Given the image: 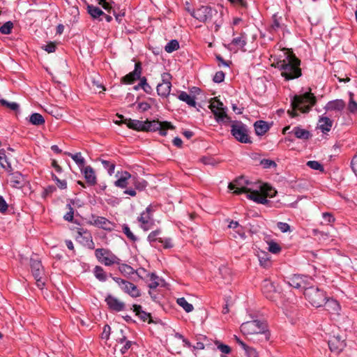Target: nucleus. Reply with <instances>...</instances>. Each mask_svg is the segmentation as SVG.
<instances>
[{
  "label": "nucleus",
  "mask_w": 357,
  "mask_h": 357,
  "mask_svg": "<svg viewBox=\"0 0 357 357\" xmlns=\"http://www.w3.org/2000/svg\"><path fill=\"white\" fill-rule=\"evenodd\" d=\"M301 60L296 57L292 50L284 49L282 54L278 56L276 62L273 64L275 68L281 71V75L286 80H291L300 77L302 75Z\"/></svg>",
  "instance_id": "nucleus-1"
},
{
  "label": "nucleus",
  "mask_w": 357,
  "mask_h": 357,
  "mask_svg": "<svg viewBox=\"0 0 357 357\" xmlns=\"http://www.w3.org/2000/svg\"><path fill=\"white\" fill-rule=\"evenodd\" d=\"M317 98L311 90L304 93L302 95H295L291 100V110H288L289 115L292 117H296L298 114L296 109L300 110L302 113H308L311 108L316 104Z\"/></svg>",
  "instance_id": "nucleus-2"
},
{
  "label": "nucleus",
  "mask_w": 357,
  "mask_h": 357,
  "mask_svg": "<svg viewBox=\"0 0 357 357\" xmlns=\"http://www.w3.org/2000/svg\"><path fill=\"white\" fill-rule=\"evenodd\" d=\"M190 15L204 23L212 22L215 25V31H218L221 26V20L218 21L216 18L220 17L218 10L212 7L208 6H202L196 9L192 10H188Z\"/></svg>",
  "instance_id": "nucleus-3"
},
{
  "label": "nucleus",
  "mask_w": 357,
  "mask_h": 357,
  "mask_svg": "<svg viewBox=\"0 0 357 357\" xmlns=\"http://www.w3.org/2000/svg\"><path fill=\"white\" fill-rule=\"evenodd\" d=\"M267 326L259 320H252L241 324V331L246 335H264L265 340L269 338V334L266 330Z\"/></svg>",
  "instance_id": "nucleus-4"
},
{
  "label": "nucleus",
  "mask_w": 357,
  "mask_h": 357,
  "mask_svg": "<svg viewBox=\"0 0 357 357\" xmlns=\"http://www.w3.org/2000/svg\"><path fill=\"white\" fill-rule=\"evenodd\" d=\"M304 296L306 300L315 307L323 306L328 297L323 289L314 286L305 289Z\"/></svg>",
  "instance_id": "nucleus-5"
},
{
  "label": "nucleus",
  "mask_w": 357,
  "mask_h": 357,
  "mask_svg": "<svg viewBox=\"0 0 357 357\" xmlns=\"http://www.w3.org/2000/svg\"><path fill=\"white\" fill-rule=\"evenodd\" d=\"M231 134L239 142L250 144L252 141L248 134V129L246 125L241 121H234L231 125Z\"/></svg>",
  "instance_id": "nucleus-6"
},
{
  "label": "nucleus",
  "mask_w": 357,
  "mask_h": 357,
  "mask_svg": "<svg viewBox=\"0 0 357 357\" xmlns=\"http://www.w3.org/2000/svg\"><path fill=\"white\" fill-rule=\"evenodd\" d=\"M95 256L100 263L106 266L120 264L121 259L108 249L97 248L95 250Z\"/></svg>",
  "instance_id": "nucleus-7"
},
{
  "label": "nucleus",
  "mask_w": 357,
  "mask_h": 357,
  "mask_svg": "<svg viewBox=\"0 0 357 357\" xmlns=\"http://www.w3.org/2000/svg\"><path fill=\"white\" fill-rule=\"evenodd\" d=\"M145 129L144 132H155L159 131L162 136L167 135L168 129H174V126L168 121H160L158 120L144 121Z\"/></svg>",
  "instance_id": "nucleus-8"
},
{
  "label": "nucleus",
  "mask_w": 357,
  "mask_h": 357,
  "mask_svg": "<svg viewBox=\"0 0 357 357\" xmlns=\"http://www.w3.org/2000/svg\"><path fill=\"white\" fill-rule=\"evenodd\" d=\"M161 230L160 229H156L155 231H151L148 237L147 240L149 242L150 245L152 247H154L155 248H160V247H162L165 249H169L172 248L173 247L172 240L171 238H162L160 237H158V236L160 234Z\"/></svg>",
  "instance_id": "nucleus-9"
},
{
  "label": "nucleus",
  "mask_w": 357,
  "mask_h": 357,
  "mask_svg": "<svg viewBox=\"0 0 357 357\" xmlns=\"http://www.w3.org/2000/svg\"><path fill=\"white\" fill-rule=\"evenodd\" d=\"M109 276L119 284L122 291L130 295L131 297L137 298L141 296L140 290L133 283L120 278L113 277L112 273H109Z\"/></svg>",
  "instance_id": "nucleus-10"
},
{
  "label": "nucleus",
  "mask_w": 357,
  "mask_h": 357,
  "mask_svg": "<svg viewBox=\"0 0 357 357\" xmlns=\"http://www.w3.org/2000/svg\"><path fill=\"white\" fill-rule=\"evenodd\" d=\"M30 267L31 273L36 281V285L38 288L43 289L45 282L42 280L44 275V268L40 260L31 257L30 259Z\"/></svg>",
  "instance_id": "nucleus-11"
},
{
  "label": "nucleus",
  "mask_w": 357,
  "mask_h": 357,
  "mask_svg": "<svg viewBox=\"0 0 357 357\" xmlns=\"http://www.w3.org/2000/svg\"><path fill=\"white\" fill-rule=\"evenodd\" d=\"M249 183L244 176H240L229 184V188L234 190V192L236 195L251 192V189L248 187Z\"/></svg>",
  "instance_id": "nucleus-12"
},
{
  "label": "nucleus",
  "mask_w": 357,
  "mask_h": 357,
  "mask_svg": "<svg viewBox=\"0 0 357 357\" xmlns=\"http://www.w3.org/2000/svg\"><path fill=\"white\" fill-rule=\"evenodd\" d=\"M171 79L172 76L168 73H164L162 75V82L159 83L156 88L158 96L167 98L169 95L172 88Z\"/></svg>",
  "instance_id": "nucleus-13"
},
{
  "label": "nucleus",
  "mask_w": 357,
  "mask_h": 357,
  "mask_svg": "<svg viewBox=\"0 0 357 357\" xmlns=\"http://www.w3.org/2000/svg\"><path fill=\"white\" fill-rule=\"evenodd\" d=\"M142 66L141 62H136L134 70L123 76L121 79V82L124 84H132L135 81L139 80L142 77Z\"/></svg>",
  "instance_id": "nucleus-14"
},
{
  "label": "nucleus",
  "mask_w": 357,
  "mask_h": 357,
  "mask_svg": "<svg viewBox=\"0 0 357 357\" xmlns=\"http://www.w3.org/2000/svg\"><path fill=\"white\" fill-rule=\"evenodd\" d=\"M76 240L84 246L89 249H94L95 244L93 241V238L91 232L86 229L79 228Z\"/></svg>",
  "instance_id": "nucleus-15"
},
{
  "label": "nucleus",
  "mask_w": 357,
  "mask_h": 357,
  "mask_svg": "<svg viewBox=\"0 0 357 357\" xmlns=\"http://www.w3.org/2000/svg\"><path fill=\"white\" fill-rule=\"evenodd\" d=\"M310 280H311V278L306 275H294L292 277L289 278L287 282L289 286L294 288L305 290L308 288L307 287V284Z\"/></svg>",
  "instance_id": "nucleus-16"
},
{
  "label": "nucleus",
  "mask_w": 357,
  "mask_h": 357,
  "mask_svg": "<svg viewBox=\"0 0 357 357\" xmlns=\"http://www.w3.org/2000/svg\"><path fill=\"white\" fill-rule=\"evenodd\" d=\"M91 219V224H93L96 227H98L108 231H112L114 230L116 225L110 222L108 219H107L105 217L92 215Z\"/></svg>",
  "instance_id": "nucleus-17"
},
{
  "label": "nucleus",
  "mask_w": 357,
  "mask_h": 357,
  "mask_svg": "<svg viewBox=\"0 0 357 357\" xmlns=\"http://www.w3.org/2000/svg\"><path fill=\"white\" fill-rule=\"evenodd\" d=\"M261 291L265 297L270 301H275L278 294L275 287L271 280H264L261 283Z\"/></svg>",
  "instance_id": "nucleus-18"
},
{
  "label": "nucleus",
  "mask_w": 357,
  "mask_h": 357,
  "mask_svg": "<svg viewBox=\"0 0 357 357\" xmlns=\"http://www.w3.org/2000/svg\"><path fill=\"white\" fill-rule=\"evenodd\" d=\"M328 347L332 351L340 353L346 346L345 339L340 335H334L328 340Z\"/></svg>",
  "instance_id": "nucleus-19"
},
{
  "label": "nucleus",
  "mask_w": 357,
  "mask_h": 357,
  "mask_svg": "<svg viewBox=\"0 0 357 357\" xmlns=\"http://www.w3.org/2000/svg\"><path fill=\"white\" fill-rule=\"evenodd\" d=\"M105 301L108 308L112 311L121 312L125 310V303L111 294L106 296Z\"/></svg>",
  "instance_id": "nucleus-20"
},
{
  "label": "nucleus",
  "mask_w": 357,
  "mask_h": 357,
  "mask_svg": "<svg viewBox=\"0 0 357 357\" xmlns=\"http://www.w3.org/2000/svg\"><path fill=\"white\" fill-rule=\"evenodd\" d=\"M117 180L114 182V185L120 188H126L131 183L132 176L127 171L117 172L116 174Z\"/></svg>",
  "instance_id": "nucleus-21"
},
{
  "label": "nucleus",
  "mask_w": 357,
  "mask_h": 357,
  "mask_svg": "<svg viewBox=\"0 0 357 357\" xmlns=\"http://www.w3.org/2000/svg\"><path fill=\"white\" fill-rule=\"evenodd\" d=\"M324 305L326 310H327L331 314L337 316L340 315L341 306L337 300L327 297Z\"/></svg>",
  "instance_id": "nucleus-22"
},
{
  "label": "nucleus",
  "mask_w": 357,
  "mask_h": 357,
  "mask_svg": "<svg viewBox=\"0 0 357 357\" xmlns=\"http://www.w3.org/2000/svg\"><path fill=\"white\" fill-rule=\"evenodd\" d=\"M81 172L84 175L86 182L89 185H95L97 183L96 176L94 169L91 166H86L81 169Z\"/></svg>",
  "instance_id": "nucleus-23"
},
{
  "label": "nucleus",
  "mask_w": 357,
  "mask_h": 357,
  "mask_svg": "<svg viewBox=\"0 0 357 357\" xmlns=\"http://www.w3.org/2000/svg\"><path fill=\"white\" fill-rule=\"evenodd\" d=\"M10 175V185L13 188H22L25 183L24 176L20 172H8Z\"/></svg>",
  "instance_id": "nucleus-24"
},
{
  "label": "nucleus",
  "mask_w": 357,
  "mask_h": 357,
  "mask_svg": "<svg viewBox=\"0 0 357 357\" xmlns=\"http://www.w3.org/2000/svg\"><path fill=\"white\" fill-rule=\"evenodd\" d=\"M215 104L211 103V109L212 112L213 113L215 120L220 123H228L231 121V118L227 114L225 109H215Z\"/></svg>",
  "instance_id": "nucleus-25"
},
{
  "label": "nucleus",
  "mask_w": 357,
  "mask_h": 357,
  "mask_svg": "<svg viewBox=\"0 0 357 357\" xmlns=\"http://www.w3.org/2000/svg\"><path fill=\"white\" fill-rule=\"evenodd\" d=\"M132 309L133 312H135L136 316L142 321H148L149 324L153 323L151 313L144 311L140 305L134 304Z\"/></svg>",
  "instance_id": "nucleus-26"
},
{
  "label": "nucleus",
  "mask_w": 357,
  "mask_h": 357,
  "mask_svg": "<svg viewBox=\"0 0 357 357\" xmlns=\"http://www.w3.org/2000/svg\"><path fill=\"white\" fill-rule=\"evenodd\" d=\"M345 107V102L343 100L336 99L329 101L324 109L327 111L342 112Z\"/></svg>",
  "instance_id": "nucleus-27"
},
{
  "label": "nucleus",
  "mask_w": 357,
  "mask_h": 357,
  "mask_svg": "<svg viewBox=\"0 0 357 357\" xmlns=\"http://www.w3.org/2000/svg\"><path fill=\"white\" fill-rule=\"evenodd\" d=\"M255 134L258 136H262L270 129V125L265 121L259 120L254 123Z\"/></svg>",
  "instance_id": "nucleus-28"
},
{
  "label": "nucleus",
  "mask_w": 357,
  "mask_h": 357,
  "mask_svg": "<svg viewBox=\"0 0 357 357\" xmlns=\"http://www.w3.org/2000/svg\"><path fill=\"white\" fill-rule=\"evenodd\" d=\"M125 123H126L127 126L132 130H137V131H144L145 129V123L144 121H142L139 120H135V119H126Z\"/></svg>",
  "instance_id": "nucleus-29"
},
{
  "label": "nucleus",
  "mask_w": 357,
  "mask_h": 357,
  "mask_svg": "<svg viewBox=\"0 0 357 357\" xmlns=\"http://www.w3.org/2000/svg\"><path fill=\"white\" fill-rule=\"evenodd\" d=\"M247 197L258 204H266L268 202L267 197L259 193L257 190L251 191L250 194H248Z\"/></svg>",
  "instance_id": "nucleus-30"
},
{
  "label": "nucleus",
  "mask_w": 357,
  "mask_h": 357,
  "mask_svg": "<svg viewBox=\"0 0 357 357\" xmlns=\"http://www.w3.org/2000/svg\"><path fill=\"white\" fill-rule=\"evenodd\" d=\"M130 183L135 187L136 190L139 192L144 190L148 185V182L146 180L137 176H132Z\"/></svg>",
  "instance_id": "nucleus-31"
},
{
  "label": "nucleus",
  "mask_w": 357,
  "mask_h": 357,
  "mask_svg": "<svg viewBox=\"0 0 357 357\" xmlns=\"http://www.w3.org/2000/svg\"><path fill=\"white\" fill-rule=\"evenodd\" d=\"M247 44V34L245 32H241L240 36L234 38L230 43L234 46L243 49Z\"/></svg>",
  "instance_id": "nucleus-32"
},
{
  "label": "nucleus",
  "mask_w": 357,
  "mask_h": 357,
  "mask_svg": "<svg viewBox=\"0 0 357 357\" xmlns=\"http://www.w3.org/2000/svg\"><path fill=\"white\" fill-rule=\"evenodd\" d=\"M333 126V121L328 117L321 116L319 120V127L324 133L331 130Z\"/></svg>",
  "instance_id": "nucleus-33"
},
{
  "label": "nucleus",
  "mask_w": 357,
  "mask_h": 357,
  "mask_svg": "<svg viewBox=\"0 0 357 357\" xmlns=\"http://www.w3.org/2000/svg\"><path fill=\"white\" fill-rule=\"evenodd\" d=\"M0 166L7 172H11L13 171L11 164L5 154L4 149H0Z\"/></svg>",
  "instance_id": "nucleus-34"
},
{
  "label": "nucleus",
  "mask_w": 357,
  "mask_h": 357,
  "mask_svg": "<svg viewBox=\"0 0 357 357\" xmlns=\"http://www.w3.org/2000/svg\"><path fill=\"white\" fill-rule=\"evenodd\" d=\"M291 132L294 133L295 137L301 139H308L311 137L310 132L299 126L294 127Z\"/></svg>",
  "instance_id": "nucleus-35"
},
{
  "label": "nucleus",
  "mask_w": 357,
  "mask_h": 357,
  "mask_svg": "<svg viewBox=\"0 0 357 357\" xmlns=\"http://www.w3.org/2000/svg\"><path fill=\"white\" fill-rule=\"evenodd\" d=\"M178 98L190 107H196L197 103L195 97L190 96L185 91H180Z\"/></svg>",
  "instance_id": "nucleus-36"
},
{
  "label": "nucleus",
  "mask_w": 357,
  "mask_h": 357,
  "mask_svg": "<svg viewBox=\"0 0 357 357\" xmlns=\"http://www.w3.org/2000/svg\"><path fill=\"white\" fill-rule=\"evenodd\" d=\"M65 154L70 156L80 168V169L85 167V159L82 156L80 152L76 153L75 154L66 152Z\"/></svg>",
  "instance_id": "nucleus-37"
},
{
  "label": "nucleus",
  "mask_w": 357,
  "mask_h": 357,
  "mask_svg": "<svg viewBox=\"0 0 357 357\" xmlns=\"http://www.w3.org/2000/svg\"><path fill=\"white\" fill-rule=\"evenodd\" d=\"M29 122L31 124H32L33 126H39L44 125L45 123V120L44 117L42 116V114L36 112V113H33L29 116Z\"/></svg>",
  "instance_id": "nucleus-38"
},
{
  "label": "nucleus",
  "mask_w": 357,
  "mask_h": 357,
  "mask_svg": "<svg viewBox=\"0 0 357 357\" xmlns=\"http://www.w3.org/2000/svg\"><path fill=\"white\" fill-rule=\"evenodd\" d=\"M93 274L96 279L100 282H105L107 279V275L102 267L96 266L93 269Z\"/></svg>",
  "instance_id": "nucleus-39"
},
{
  "label": "nucleus",
  "mask_w": 357,
  "mask_h": 357,
  "mask_svg": "<svg viewBox=\"0 0 357 357\" xmlns=\"http://www.w3.org/2000/svg\"><path fill=\"white\" fill-rule=\"evenodd\" d=\"M87 11L93 19H98L101 15H105V13L100 8L93 5H88Z\"/></svg>",
  "instance_id": "nucleus-40"
},
{
  "label": "nucleus",
  "mask_w": 357,
  "mask_h": 357,
  "mask_svg": "<svg viewBox=\"0 0 357 357\" xmlns=\"http://www.w3.org/2000/svg\"><path fill=\"white\" fill-rule=\"evenodd\" d=\"M281 17H278L277 14H274L272 17V24L268 28V31L270 33L276 32L279 29L281 28L282 25L280 24Z\"/></svg>",
  "instance_id": "nucleus-41"
},
{
  "label": "nucleus",
  "mask_w": 357,
  "mask_h": 357,
  "mask_svg": "<svg viewBox=\"0 0 357 357\" xmlns=\"http://www.w3.org/2000/svg\"><path fill=\"white\" fill-rule=\"evenodd\" d=\"M119 265V271L125 276H128L137 272L130 265L126 264H121Z\"/></svg>",
  "instance_id": "nucleus-42"
},
{
  "label": "nucleus",
  "mask_w": 357,
  "mask_h": 357,
  "mask_svg": "<svg viewBox=\"0 0 357 357\" xmlns=\"http://www.w3.org/2000/svg\"><path fill=\"white\" fill-rule=\"evenodd\" d=\"M0 105L16 112L20 109V105L18 103L15 102H9L5 99H0Z\"/></svg>",
  "instance_id": "nucleus-43"
},
{
  "label": "nucleus",
  "mask_w": 357,
  "mask_h": 357,
  "mask_svg": "<svg viewBox=\"0 0 357 357\" xmlns=\"http://www.w3.org/2000/svg\"><path fill=\"white\" fill-rule=\"evenodd\" d=\"M177 303L182 307L186 312H190L194 309L193 305L189 303L183 297L178 298Z\"/></svg>",
  "instance_id": "nucleus-44"
},
{
  "label": "nucleus",
  "mask_w": 357,
  "mask_h": 357,
  "mask_svg": "<svg viewBox=\"0 0 357 357\" xmlns=\"http://www.w3.org/2000/svg\"><path fill=\"white\" fill-rule=\"evenodd\" d=\"M179 48V43L177 40H171L165 47V50L168 53H172Z\"/></svg>",
  "instance_id": "nucleus-45"
},
{
  "label": "nucleus",
  "mask_w": 357,
  "mask_h": 357,
  "mask_svg": "<svg viewBox=\"0 0 357 357\" xmlns=\"http://www.w3.org/2000/svg\"><path fill=\"white\" fill-rule=\"evenodd\" d=\"M105 169L107 170L108 174L111 176L114 174L115 169V163L109 160L100 159Z\"/></svg>",
  "instance_id": "nucleus-46"
},
{
  "label": "nucleus",
  "mask_w": 357,
  "mask_h": 357,
  "mask_svg": "<svg viewBox=\"0 0 357 357\" xmlns=\"http://www.w3.org/2000/svg\"><path fill=\"white\" fill-rule=\"evenodd\" d=\"M349 101L348 104V110L352 114L357 113V102L354 100V93L349 92Z\"/></svg>",
  "instance_id": "nucleus-47"
},
{
  "label": "nucleus",
  "mask_w": 357,
  "mask_h": 357,
  "mask_svg": "<svg viewBox=\"0 0 357 357\" xmlns=\"http://www.w3.org/2000/svg\"><path fill=\"white\" fill-rule=\"evenodd\" d=\"M122 230L129 240H130L132 242H135L137 241V236L134 235V234L131 231L128 225L123 224L122 226Z\"/></svg>",
  "instance_id": "nucleus-48"
},
{
  "label": "nucleus",
  "mask_w": 357,
  "mask_h": 357,
  "mask_svg": "<svg viewBox=\"0 0 357 357\" xmlns=\"http://www.w3.org/2000/svg\"><path fill=\"white\" fill-rule=\"evenodd\" d=\"M139 86L145 93L151 94L153 91L151 86L147 83L146 77H142L139 79Z\"/></svg>",
  "instance_id": "nucleus-49"
},
{
  "label": "nucleus",
  "mask_w": 357,
  "mask_h": 357,
  "mask_svg": "<svg viewBox=\"0 0 357 357\" xmlns=\"http://www.w3.org/2000/svg\"><path fill=\"white\" fill-rule=\"evenodd\" d=\"M307 166L310 168L314 169V170H319L321 172H324V166L318 161L316 160H310L307 162Z\"/></svg>",
  "instance_id": "nucleus-50"
},
{
  "label": "nucleus",
  "mask_w": 357,
  "mask_h": 357,
  "mask_svg": "<svg viewBox=\"0 0 357 357\" xmlns=\"http://www.w3.org/2000/svg\"><path fill=\"white\" fill-rule=\"evenodd\" d=\"M112 14L115 17L116 20L120 24L121 23L122 18L125 16V9L120 10L119 7L113 9Z\"/></svg>",
  "instance_id": "nucleus-51"
},
{
  "label": "nucleus",
  "mask_w": 357,
  "mask_h": 357,
  "mask_svg": "<svg viewBox=\"0 0 357 357\" xmlns=\"http://www.w3.org/2000/svg\"><path fill=\"white\" fill-rule=\"evenodd\" d=\"M13 28V23L11 21H8L0 27V32L2 34H9L11 33Z\"/></svg>",
  "instance_id": "nucleus-52"
},
{
  "label": "nucleus",
  "mask_w": 357,
  "mask_h": 357,
  "mask_svg": "<svg viewBox=\"0 0 357 357\" xmlns=\"http://www.w3.org/2000/svg\"><path fill=\"white\" fill-rule=\"evenodd\" d=\"M100 5L108 13H111L113 12V9H115V7L112 6V3L114 2L112 0H104L103 1L98 2Z\"/></svg>",
  "instance_id": "nucleus-53"
},
{
  "label": "nucleus",
  "mask_w": 357,
  "mask_h": 357,
  "mask_svg": "<svg viewBox=\"0 0 357 357\" xmlns=\"http://www.w3.org/2000/svg\"><path fill=\"white\" fill-rule=\"evenodd\" d=\"M154 220L152 218V215H149V213L142 211L140 215L137 218V221L139 223H148V221Z\"/></svg>",
  "instance_id": "nucleus-54"
},
{
  "label": "nucleus",
  "mask_w": 357,
  "mask_h": 357,
  "mask_svg": "<svg viewBox=\"0 0 357 357\" xmlns=\"http://www.w3.org/2000/svg\"><path fill=\"white\" fill-rule=\"evenodd\" d=\"M52 178L56 183L60 189H66L67 188V182L66 180L59 179L54 173H52Z\"/></svg>",
  "instance_id": "nucleus-55"
},
{
  "label": "nucleus",
  "mask_w": 357,
  "mask_h": 357,
  "mask_svg": "<svg viewBox=\"0 0 357 357\" xmlns=\"http://www.w3.org/2000/svg\"><path fill=\"white\" fill-rule=\"evenodd\" d=\"M149 279L151 282L149 284L150 289H155L158 285V277L154 273H149Z\"/></svg>",
  "instance_id": "nucleus-56"
},
{
  "label": "nucleus",
  "mask_w": 357,
  "mask_h": 357,
  "mask_svg": "<svg viewBox=\"0 0 357 357\" xmlns=\"http://www.w3.org/2000/svg\"><path fill=\"white\" fill-rule=\"evenodd\" d=\"M66 207L69 211L64 215L63 218L68 222H73L74 218V209L70 204H67Z\"/></svg>",
  "instance_id": "nucleus-57"
},
{
  "label": "nucleus",
  "mask_w": 357,
  "mask_h": 357,
  "mask_svg": "<svg viewBox=\"0 0 357 357\" xmlns=\"http://www.w3.org/2000/svg\"><path fill=\"white\" fill-rule=\"evenodd\" d=\"M260 164L264 169L277 167L275 162L270 159H262L260 162Z\"/></svg>",
  "instance_id": "nucleus-58"
},
{
  "label": "nucleus",
  "mask_w": 357,
  "mask_h": 357,
  "mask_svg": "<svg viewBox=\"0 0 357 357\" xmlns=\"http://www.w3.org/2000/svg\"><path fill=\"white\" fill-rule=\"evenodd\" d=\"M91 88L94 91L95 93H100L105 91V86L95 80L92 81Z\"/></svg>",
  "instance_id": "nucleus-59"
},
{
  "label": "nucleus",
  "mask_w": 357,
  "mask_h": 357,
  "mask_svg": "<svg viewBox=\"0 0 357 357\" xmlns=\"http://www.w3.org/2000/svg\"><path fill=\"white\" fill-rule=\"evenodd\" d=\"M268 245V250L273 254H278L281 250V247L275 242L271 241Z\"/></svg>",
  "instance_id": "nucleus-60"
},
{
  "label": "nucleus",
  "mask_w": 357,
  "mask_h": 357,
  "mask_svg": "<svg viewBox=\"0 0 357 357\" xmlns=\"http://www.w3.org/2000/svg\"><path fill=\"white\" fill-rule=\"evenodd\" d=\"M225 74L222 71H218L215 73L213 80L215 83H221L224 81Z\"/></svg>",
  "instance_id": "nucleus-61"
},
{
  "label": "nucleus",
  "mask_w": 357,
  "mask_h": 357,
  "mask_svg": "<svg viewBox=\"0 0 357 357\" xmlns=\"http://www.w3.org/2000/svg\"><path fill=\"white\" fill-rule=\"evenodd\" d=\"M322 217L327 225L334 222L335 220L333 214L328 212L323 213Z\"/></svg>",
  "instance_id": "nucleus-62"
},
{
  "label": "nucleus",
  "mask_w": 357,
  "mask_h": 357,
  "mask_svg": "<svg viewBox=\"0 0 357 357\" xmlns=\"http://www.w3.org/2000/svg\"><path fill=\"white\" fill-rule=\"evenodd\" d=\"M278 228L283 233L290 231V225L286 222H278L277 223Z\"/></svg>",
  "instance_id": "nucleus-63"
},
{
  "label": "nucleus",
  "mask_w": 357,
  "mask_h": 357,
  "mask_svg": "<svg viewBox=\"0 0 357 357\" xmlns=\"http://www.w3.org/2000/svg\"><path fill=\"white\" fill-rule=\"evenodd\" d=\"M247 357H259L258 353L256 349L252 347H248L245 350Z\"/></svg>",
  "instance_id": "nucleus-64"
}]
</instances>
